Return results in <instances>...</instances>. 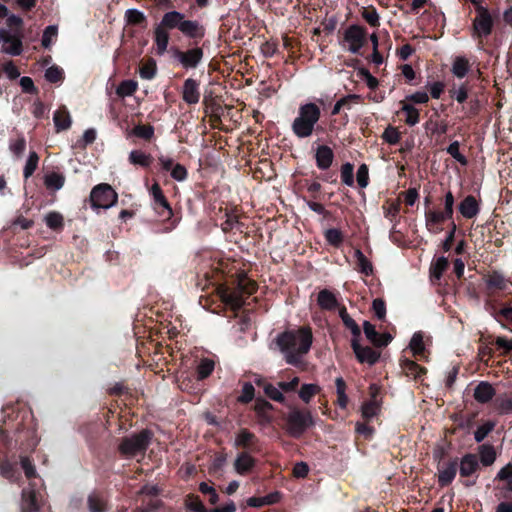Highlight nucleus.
I'll list each match as a JSON object with an SVG mask.
<instances>
[{
	"mask_svg": "<svg viewBox=\"0 0 512 512\" xmlns=\"http://www.w3.org/2000/svg\"><path fill=\"white\" fill-rule=\"evenodd\" d=\"M479 456L484 466H490L496 460V451L492 445L483 444L479 447Z\"/></svg>",
	"mask_w": 512,
	"mask_h": 512,
	"instance_id": "c85d7f7f",
	"label": "nucleus"
},
{
	"mask_svg": "<svg viewBox=\"0 0 512 512\" xmlns=\"http://www.w3.org/2000/svg\"><path fill=\"white\" fill-rule=\"evenodd\" d=\"M25 148H26V142H25V139L23 137L18 138L17 140H15L14 142H12L10 144L11 152L15 156H17V157H21L22 156Z\"/></svg>",
	"mask_w": 512,
	"mask_h": 512,
	"instance_id": "69168bd1",
	"label": "nucleus"
},
{
	"mask_svg": "<svg viewBox=\"0 0 512 512\" xmlns=\"http://www.w3.org/2000/svg\"><path fill=\"white\" fill-rule=\"evenodd\" d=\"M179 31L190 38L202 37L204 35L203 28L197 21L186 20L185 17L182 20Z\"/></svg>",
	"mask_w": 512,
	"mask_h": 512,
	"instance_id": "b1692460",
	"label": "nucleus"
},
{
	"mask_svg": "<svg viewBox=\"0 0 512 512\" xmlns=\"http://www.w3.org/2000/svg\"><path fill=\"white\" fill-rule=\"evenodd\" d=\"M35 490L27 488L22 491L21 512H38Z\"/></svg>",
	"mask_w": 512,
	"mask_h": 512,
	"instance_id": "5701e85b",
	"label": "nucleus"
},
{
	"mask_svg": "<svg viewBox=\"0 0 512 512\" xmlns=\"http://www.w3.org/2000/svg\"><path fill=\"white\" fill-rule=\"evenodd\" d=\"M128 160L132 165L147 168L152 164L153 157L141 150H132L129 153Z\"/></svg>",
	"mask_w": 512,
	"mask_h": 512,
	"instance_id": "a878e982",
	"label": "nucleus"
},
{
	"mask_svg": "<svg viewBox=\"0 0 512 512\" xmlns=\"http://www.w3.org/2000/svg\"><path fill=\"white\" fill-rule=\"evenodd\" d=\"M137 89V83L131 80H125L117 87L116 93L120 97L131 96Z\"/></svg>",
	"mask_w": 512,
	"mask_h": 512,
	"instance_id": "37998d69",
	"label": "nucleus"
},
{
	"mask_svg": "<svg viewBox=\"0 0 512 512\" xmlns=\"http://www.w3.org/2000/svg\"><path fill=\"white\" fill-rule=\"evenodd\" d=\"M403 369L408 375H411L415 378L420 377L421 373L423 372V369L411 360H405L403 362Z\"/></svg>",
	"mask_w": 512,
	"mask_h": 512,
	"instance_id": "6e6d98bb",
	"label": "nucleus"
},
{
	"mask_svg": "<svg viewBox=\"0 0 512 512\" xmlns=\"http://www.w3.org/2000/svg\"><path fill=\"white\" fill-rule=\"evenodd\" d=\"M5 44L3 45L2 49L5 53L10 55H19L22 52V43L18 39L9 40L2 36Z\"/></svg>",
	"mask_w": 512,
	"mask_h": 512,
	"instance_id": "ea45409f",
	"label": "nucleus"
},
{
	"mask_svg": "<svg viewBox=\"0 0 512 512\" xmlns=\"http://www.w3.org/2000/svg\"><path fill=\"white\" fill-rule=\"evenodd\" d=\"M117 200V193L108 184H99L90 193L91 206L94 209H108L114 206Z\"/></svg>",
	"mask_w": 512,
	"mask_h": 512,
	"instance_id": "423d86ee",
	"label": "nucleus"
},
{
	"mask_svg": "<svg viewBox=\"0 0 512 512\" xmlns=\"http://www.w3.org/2000/svg\"><path fill=\"white\" fill-rule=\"evenodd\" d=\"M382 137L387 143L394 145L399 142L400 133L397 131L396 128L390 126L385 129Z\"/></svg>",
	"mask_w": 512,
	"mask_h": 512,
	"instance_id": "680f3d73",
	"label": "nucleus"
},
{
	"mask_svg": "<svg viewBox=\"0 0 512 512\" xmlns=\"http://www.w3.org/2000/svg\"><path fill=\"white\" fill-rule=\"evenodd\" d=\"M150 192H151V195L153 196L155 203L158 204L159 206L167 209L169 211V213L171 214L170 205H169L168 201L166 200V198L161 190L160 185L158 183H154L151 187Z\"/></svg>",
	"mask_w": 512,
	"mask_h": 512,
	"instance_id": "72a5a7b5",
	"label": "nucleus"
},
{
	"mask_svg": "<svg viewBox=\"0 0 512 512\" xmlns=\"http://www.w3.org/2000/svg\"><path fill=\"white\" fill-rule=\"evenodd\" d=\"M321 116L320 108L315 103L301 105L297 117L293 120L292 131L298 138H307L313 134L315 125Z\"/></svg>",
	"mask_w": 512,
	"mask_h": 512,
	"instance_id": "f03ea898",
	"label": "nucleus"
},
{
	"mask_svg": "<svg viewBox=\"0 0 512 512\" xmlns=\"http://www.w3.org/2000/svg\"><path fill=\"white\" fill-rule=\"evenodd\" d=\"M372 308L378 319H384L386 315V306L382 299H374L372 303Z\"/></svg>",
	"mask_w": 512,
	"mask_h": 512,
	"instance_id": "338daca9",
	"label": "nucleus"
},
{
	"mask_svg": "<svg viewBox=\"0 0 512 512\" xmlns=\"http://www.w3.org/2000/svg\"><path fill=\"white\" fill-rule=\"evenodd\" d=\"M65 178L59 173H50L45 176L44 183L48 189L59 190L63 187Z\"/></svg>",
	"mask_w": 512,
	"mask_h": 512,
	"instance_id": "2f4dec72",
	"label": "nucleus"
},
{
	"mask_svg": "<svg viewBox=\"0 0 512 512\" xmlns=\"http://www.w3.org/2000/svg\"><path fill=\"white\" fill-rule=\"evenodd\" d=\"M460 475L462 477H469L476 472L479 467L477 456L474 454H466L458 463Z\"/></svg>",
	"mask_w": 512,
	"mask_h": 512,
	"instance_id": "dca6fc26",
	"label": "nucleus"
},
{
	"mask_svg": "<svg viewBox=\"0 0 512 512\" xmlns=\"http://www.w3.org/2000/svg\"><path fill=\"white\" fill-rule=\"evenodd\" d=\"M255 389L251 383H245L242 387V393L238 397V401L241 403H248L252 401L254 397Z\"/></svg>",
	"mask_w": 512,
	"mask_h": 512,
	"instance_id": "13d9d810",
	"label": "nucleus"
},
{
	"mask_svg": "<svg viewBox=\"0 0 512 512\" xmlns=\"http://www.w3.org/2000/svg\"><path fill=\"white\" fill-rule=\"evenodd\" d=\"M58 28L55 25L48 26L42 36V46L49 48L52 44V39L57 36Z\"/></svg>",
	"mask_w": 512,
	"mask_h": 512,
	"instance_id": "3c124183",
	"label": "nucleus"
},
{
	"mask_svg": "<svg viewBox=\"0 0 512 512\" xmlns=\"http://www.w3.org/2000/svg\"><path fill=\"white\" fill-rule=\"evenodd\" d=\"M154 41L156 45L157 54L163 55L167 51L169 43L168 30L164 29L160 25H156L154 29Z\"/></svg>",
	"mask_w": 512,
	"mask_h": 512,
	"instance_id": "4be33fe9",
	"label": "nucleus"
},
{
	"mask_svg": "<svg viewBox=\"0 0 512 512\" xmlns=\"http://www.w3.org/2000/svg\"><path fill=\"white\" fill-rule=\"evenodd\" d=\"M320 392V387L316 384H304L299 390V397L309 403L314 395Z\"/></svg>",
	"mask_w": 512,
	"mask_h": 512,
	"instance_id": "58836bf2",
	"label": "nucleus"
},
{
	"mask_svg": "<svg viewBox=\"0 0 512 512\" xmlns=\"http://www.w3.org/2000/svg\"><path fill=\"white\" fill-rule=\"evenodd\" d=\"M333 157V151L330 147L326 145L319 146L315 155L318 168L322 170L328 169L332 164Z\"/></svg>",
	"mask_w": 512,
	"mask_h": 512,
	"instance_id": "6ab92c4d",
	"label": "nucleus"
},
{
	"mask_svg": "<svg viewBox=\"0 0 512 512\" xmlns=\"http://www.w3.org/2000/svg\"><path fill=\"white\" fill-rule=\"evenodd\" d=\"M369 175L368 168L365 164H362L357 170V182L361 188H365L368 185Z\"/></svg>",
	"mask_w": 512,
	"mask_h": 512,
	"instance_id": "e2e57ef3",
	"label": "nucleus"
},
{
	"mask_svg": "<svg viewBox=\"0 0 512 512\" xmlns=\"http://www.w3.org/2000/svg\"><path fill=\"white\" fill-rule=\"evenodd\" d=\"M379 411H380V404L377 399H370L369 401L363 403V405L361 407L362 416L366 420H371L372 418L377 416Z\"/></svg>",
	"mask_w": 512,
	"mask_h": 512,
	"instance_id": "c756f323",
	"label": "nucleus"
},
{
	"mask_svg": "<svg viewBox=\"0 0 512 512\" xmlns=\"http://www.w3.org/2000/svg\"><path fill=\"white\" fill-rule=\"evenodd\" d=\"M451 218L450 216H446L444 211L428 210L425 212V225L429 232L437 234L442 231L440 224Z\"/></svg>",
	"mask_w": 512,
	"mask_h": 512,
	"instance_id": "ddd939ff",
	"label": "nucleus"
},
{
	"mask_svg": "<svg viewBox=\"0 0 512 512\" xmlns=\"http://www.w3.org/2000/svg\"><path fill=\"white\" fill-rule=\"evenodd\" d=\"M484 283L489 295L508 290L512 283L502 273L492 272L484 277Z\"/></svg>",
	"mask_w": 512,
	"mask_h": 512,
	"instance_id": "1a4fd4ad",
	"label": "nucleus"
},
{
	"mask_svg": "<svg viewBox=\"0 0 512 512\" xmlns=\"http://www.w3.org/2000/svg\"><path fill=\"white\" fill-rule=\"evenodd\" d=\"M215 368V362L211 359L204 358L201 359L197 366V379L203 380L211 375Z\"/></svg>",
	"mask_w": 512,
	"mask_h": 512,
	"instance_id": "7c9ffc66",
	"label": "nucleus"
},
{
	"mask_svg": "<svg viewBox=\"0 0 512 512\" xmlns=\"http://www.w3.org/2000/svg\"><path fill=\"white\" fill-rule=\"evenodd\" d=\"M186 506L188 509L194 512H209L198 497L190 496L186 500Z\"/></svg>",
	"mask_w": 512,
	"mask_h": 512,
	"instance_id": "bf43d9fd",
	"label": "nucleus"
},
{
	"mask_svg": "<svg viewBox=\"0 0 512 512\" xmlns=\"http://www.w3.org/2000/svg\"><path fill=\"white\" fill-rule=\"evenodd\" d=\"M182 98L183 101L189 105H194L199 102V83L196 80L188 78L184 81L182 88Z\"/></svg>",
	"mask_w": 512,
	"mask_h": 512,
	"instance_id": "f8f14e48",
	"label": "nucleus"
},
{
	"mask_svg": "<svg viewBox=\"0 0 512 512\" xmlns=\"http://www.w3.org/2000/svg\"><path fill=\"white\" fill-rule=\"evenodd\" d=\"M142 79L151 80L156 74V64L154 61H149L144 64L139 70Z\"/></svg>",
	"mask_w": 512,
	"mask_h": 512,
	"instance_id": "5fc2aeb1",
	"label": "nucleus"
},
{
	"mask_svg": "<svg viewBox=\"0 0 512 512\" xmlns=\"http://www.w3.org/2000/svg\"><path fill=\"white\" fill-rule=\"evenodd\" d=\"M255 440V435L246 429L239 431L235 438L234 445L236 447H248Z\"/></svg>",
	"mask_w": 512,
	"mask_h": 512,
	"instance_id": "a19ab883",
	"label": "nucleus"
},
{
	"mask_svg": "<svg viewBox=\"0 0 512 512\" xmlns=\"http://www.w3.org/2000/svg\"><path fill=\"white\" fill-rule=\"evenodd\" d=\"M53 122L57 132L70 128L72 119L66 107H61L54 112Z\"/></svg>",
	"mask_w": 512,
	"mask_h": 512,
	"instance_id": "aec40b11",
	"label": "nucleus"
},
{
	"mask_svg": "<svg viewBox=\"0 0 512 512\" xmlns=\"http://www.w3.org/2000/svg\"><path fill=\"white\" fill-rule=\"evenodd\" d=\"M409 347L414 355H419L424 351L423 336L421 333L413 334Z\"/></svg>",
	"mask_w": 512,
	"mask_h": 512,
	"instance_id": "de8ad7c7",
	"label": "nucleus"
},
{
	"mask_svg": "<svg viewBox=\"0 0 512 512\" xmlns=\"http://www.w3.org/2000/svg\"><path fill=\"white\" fill-rule=\"evenodd\" d=\"M459 212L464 218L471 219L479 213V204L472 195L466 196L459 204Z\"/></svg>",
	"mask_w": 512,
	"mask_h": 512,
	"instance_id": "f3484780",
	"label": "nucleus"
},
{
	"mask_svg": "<svg viewBox=\"0 0 512 512\" xmlns=\"http://www.w3.org/2000/svg\"><path fill=\"white\" fill-rule=\"evenodd\" d=\"M353 170L354 167L350 163H345L341 168V179L344 184L347 186H352L354 183L353 180Z\"/></svg>",
	"mask_w": 512,
	"mask_h": 512,
	"instance_id": "864d4df0",
	"label": "nucleus"
},
{
	"mask_svg": "<svg viewBox=\"0 0 512 512\" xmlns=\"http://www.w3.org/2000/svg\"><path fill=\"white\" fill-rule=\"evenodd\" d=\"M344 325L351 331L353 338H359L361 331L358 324L350 316L344 317L342 320Z\"/></svg>",
	"mask_w": 512,
	"mask_h": 512,
	"instance_id": "774afa93",
	"label": "nucleus"
},
{
	"mask_svg": "<svg viewBox=\"0 0 512 512\" xmlns=\"http://www.w3.org/2000/svg\"><path fill=\"white\" fill-rule=\"evenodd\" d=\"M133 135L149 140L154 135V128L151 125H137L132 130Z\"/></svg>",
	"mask_w": 512,
	"mask_h": 512,
	"instance_id": "a18cd8bd",
	"label": "nucleus"
},
{
	"mask_svg": "<svg viewBox=\"0 0 512 512\" xmlns=\"http://www.w3.org/2000/svg\"><path fill=\"white\" fill-rule=\"evenodd\" d=\"M470 70V63L468 59L463 56H458L454 59L452 64V73L457 78H464Z\"/></svg>",
	"mask_w": 512,
	"mask_h": 512,
	"instance_id": "cd10ccee",
	"label": "nucleus"
},
{
	"mask_svg": "<svg viewBox=\"0 0 512 512\" xmlns=\"http://www.w3.org/2000/svg\"><path fill=\"white\" fill-rule=\"evenodd\" d=\"M90 512H104V502L97 495L92 494L88 498Z\"/></svg>",
	"mask_w": 512,
	"mask_h": 512,
	"instance_id": "052dcab7",
	"label": "nucleus"
},
{
	"mask_svg": "<svg viewBox=\"0 0 512 512\" xmlns=\"http://www.w3.org/2000/svg\"><path fill=\"white\" fill-rule=\"evenodd\" d=\"M152 434L148 430H142L141 432L134 434L130 437H126L122 440L119 445L121 454L126 457H132L138 453L144 452L151 440Z\"/></svg>",
	"mask_w": 512,
	"mask_h": 512,
	"instance_id": "39448f33",
	"label": "nucleus"
},
{
	"mask_svg": "<svg viewBox=\"0 0 512 512\" xmlns=\"http://www.w3.org/2000/svg\"><path fill=\"white\" fill-rule=\"evenodd\" d=\"M366 41V31L358 25L348 27L344 33V42L352 54H357Z\"/></svg>",
	"mask_w": 512,
	"mask_h": 512,
	"instance_id": "6e6552de",
	"label": "nucleus"
},
{
	"mask_svg": "<svg viewBox=\"0 0 512 512\" xmlns=\"http://www.w3.org/2000/svg\"><path fill=\"white\" fill-rule=\"evenodd\" d=\"M448 261L445 257H439L436 261L431 265L430 275L432 279L439 280L447 268Z\"/></svg>",
	"mask_w": 512,
	"mask_h": 512,
	"instance_id": "c9c22d12",
	"label": "nucleus"
},
{
	"mask_svg": "<svg viewBox=\"0 0 512 512\" xmlns=\"http://www.w3.org/2000/svg\"><path fill=\"white\" fill-rule=\"evenodd\" d=\"M447 153L450 154L461 165H463V166L467 165L466 157L463 154H461L459 151V142L458 141H454L448 146Z\"/></svg>",
	"mask_w": 512,
	"mask_h": 512,
	"instance_id": "49530a36",
	"label": "nucleus"
},
{
	"mask_svg": "<svg viewBox=\"0 0 512 512\" xmlns=\"http://www.w3.org/2000/svg\"><path fill=\"white\" fill-rule=\"evenodd\" d=\"M39 162V156L35 151H31L29 153L28 159L26 161V164L24 166L23 175L25 179H28L31 177L34 173V171L37 169Z\"/></svg>",
	"mask_w": 512,
	"mask_h": 512,
	"instance_id": "e433bc0d",
	"label": "nucleus"
},
{
	"mask_svg": "<svg viewBox=\"0 0 512 512\" xmlns=\"http://www.w3.org/2000/svg\"><path fill=\"white\" fill-rule=\"evenodd\" d=\"M495 396V389L489 383L482 381L474 389V398L479 403H487Z\"/></svg>",
	"mask_w": 512,
	"mask_h": 512,
	"instance_id": "a211bd4d",
	"label": "nucleus"
},
{
	"mask_svg": "<svg viewBox=\"0 0 512 512\" xmlns=\"http://www.w3.org/2000/svg\"><path fill=\"white\" fill-rule=\"evenodd\" d=\"M402 111L406 114L405 122L414 126L419 122V111L414 106L410 104H403Z\"/></svg>",
	"mask_w": 512,
	"mask_h": 512,
	"instance_id": "79ce46f5",
	"label": "nucleus"
},
{
	"mask_svg": "<svg viewBox=\"0 0 512 512\" xmlns=\"http://www.w3.org/2000/svg\"><path fill=\"white\" fill-rule=\"evenodd\" d=\"M493 19L488 9L484 6L477 7V14L473 20V36L486 37L492 32Z\"/></svg>",
	"mask_w": 512,
	"mask_h": 512,
	"instance_id": "0eeeda50",
	"label": "nucleus"
},
{
	"mask_svg": "<svg viewBox=\"0 0 512 512\" xmlns=\"http://www.w3.org/2000/svg\"><path fill=\"white\" fill-rule=\"evenodd\" d=\"M494 427L495 423L491 421H488L480 425L474 433V438L476 442H482L486 438V436L494 429Z\"/></svg>",
	"mask_w": 512,
	"mask_h": 512,
	"instance_id": "c03bdc74",
	"label": "nucleus"
},
{
	"mask_svg": "<svg viewBox=\"0 0 512 512\" xmlns=\"http://www.w3.org/2000/svg\"><path fill=\"white\" fill-rule=\"evenodd\" d=\"M361 15L371 26H379V14L377 13L375 8H364Z\"/></svg>",
	"mask_w": 512,
	"mask_h": 512,
	"instance_id": "603ef678",
	"label": "nucleus"
},
{
	"mask_svg": "<svg viewBox=\"0 0 512 512\" xmlns=\"http://www.w3.org/2000/svg\"><path fill=\"white\" fill-rule=\"evenodd\" d=\"M203 57L200 48H193L185 52H179L177 58L184 68H195Z\"/></svg>",
	"mask_w": 512,
	"mask_h": 512,
	"instance_id": "4468645a",
	"label": "nucleus"
},
{
	"mask_svg": "<svg viewBox=\"0 0 512 512\" xmlns=\"http://www.w3.org/2000/svg\"><path fill=\"white\" fill-rule=\"evenodd\" d=\"M285 420L286 432L294 438L301 437L309 427L314 425L311 413L298 408L291 409Z\"/></svg>",
	"mask_w": 512,
	"mask_h": 512,
	"instance_id": "7ed1b4c3",
	"label": "nucleus"
},
{
	"mask_svg": "<svg viewBox=\"0 0 512 512\" xmlns=\"http://www.w3.org/2000/svg\"><path fill=\"white\" fill-rule=\"evenodd\" d=\"M354 256L357 260V264L360 272L365 275H370L373 272V266L371 262L366 258L363 252L359 249L355 250Z\"/></svg>",
	"mask_w": 512,
	"mask_h": 512,
	"instance_id": "473e14b6",
	"label": "nucleus"
},
{
	"mask_svg": "<svg viewBox=\"0 0 512 512\" xmlns=\"http://www.w3.org/2000/svg\"><path fill=\"white\" fill-rule=\"evenodd\" d=\"M255 464V460L247 453H241L237 456L234 462V468L238 474H245L249 472Z\"/></svg>",
	"mask_w": 512,
	"mask_h": 512,
	"instance_id": "393cba45",
	"label": "nucleus"
},
{
	"mask_svg": "<svg viewBox=\"0 0 512 512\" xmlns=\"http://www.w3.org/2000/svg\"><path fill=\"white\" fill-rule=\"evenodd\" d=\"M44 221L46 225L53 230L61 229L64 225L63 216L59 212H49Z\"/></svg>",
	"mask_w": 512,
	"mask_h": 512,
	"instance_id": "4c0bfd02",
	"label": "nucleus"
},
{
	"mask_svg": "<svg viewBox=\"0 0 512 512\" xmlns=\"http://www.w3.org/2000/svg\"><path fill=\"white\" fill-rule=\"evenodd\" d=\"M125 20L129 25H139L146 20L144 13L138 9L131 8L125 12Z\"/></svg>",
	"mask_w": 512,
	"mask_h": 512,
	"instance_id": "f704fd0d",
	"label": "nucleus"
},
{
	"mask_svg": "<svg viewBox=\"0 0 512 512\" xmlns=\"http://www.w3.org/2000/svg\"><path fill=\"white\" fill-rule=\"evenodd\" d=\"M317 303L324 310H332L338 305L335 295L327 289H323L318 293Z\"/></svg>",
	"mask_w": 512,
	"mask_h": 512,
	"instance_id": "bb28decb",
	"label": "nucleus"
},
{
	"mask_svg": "<svg viewBox=\"0 0 512 512\" xmlns=\"http://www.w3.org/2000/svg\"><path fill=\"white\" fill-rule=\"evenodd\" d=\"M358 339L353 338L351 342L357 360L362 364L374 365L379 360L380 353L368 346L360 345Z\"/></svg>",
	"mask_w": 512,
	"mask_h": 512,
	"instance_id": "9d476101",
	"label": "nucleus"
},
{
	"mask_svg": "<svg viewBox=\"0 0 512 512\" xmlns=\"http://www.w3.org/2000/svg\"><path fill=\"white\" fill-rule=\"evenodd\" d=\"M313 335L310 327H300L279 334L276 343L288 364L299 365L312 345Z\"/></svg>",
	"mask_w": 512,
	"mask_h": 512,
	"instance_id": "f257e3e1",
	"label": "nucleus"
},
{
	"mask_svg": "<svg viewBox=\"0 0 512 512\" xmlns=\"http://www.w3.org/2000/svg\"><path fill=\"white\" fill-rule=\"evenodd\" d=\"M184 14L178 11H169L165 13L158 25L166 30L169 29H180Z\"/></svg>",
	"mask_w": 512,
	"mask_h": 512,
	"instance_id": "412c9836",
	"label": "nucleus"
},
{
	"mask_svg": "<svg viewBox=\"0 0 512 512\" xmlns=\"http://www.w3.org/2000/svg\"><path fill=\"white\" fill-rule=\"evenodd\" d=\"M45 78L51 83L60 82L63 79V70L58 66H51L45 71Z\"/></svg>",
	"mask_w": 512,
	"mask_h": 512,
	"instance_id": "8fccbe9b",
	"label": "nucleus"
},
{
	"mask_svg": "<svg viewBox=\"0 0 512 512\" xmlns=\"http://www.w3.org/2000/svg\"><path fill=\"white\" fill-rule=\"evenodd\" d=\"M170 174L174 180L179 181V182L184 181L187 178L186 168L179 163H177V164H175V166H173V169Z\"/></svg>",
	"mask_w": 512,
	"mask_h": 512,
	"instance_id": "0e129e2a",
	"label": "nucleus"
},
{
	"mask_svg": "<svg viewBox=\"0 0 512 512\" xmlns=\"http://www.w3.org/2000/svg\"><path fill=\"white\" fill-rule=\"evenodd\" d=\"M265 394L272 400L277 402H284L285 398L283 393L280 391L279 386H274L272 384H266L264 386Z\"/></svg>",
	"mask_w": 512,
	"mask_h": 512,
	"instance_id": "09e8293b",
	"label": "nucleus"
},
{
	"mask_svg": "<svg viewBox=\"0 0 512 512\" xmlns=\"http://www.w3.org/2000/svg\"><path fill=\"white\" fill-rule=\"evenodd\" d=\"M325 238L329 244L334 246H339L342 242V234L340 230L335 228L326 230Z\"/></svg>",
	"mask_w": 512,
	"mask_h": 512,
	"instance_id": "4d7b16f0",
	"label": "nucleus"
},
{
	"mask_svg": "<svg viewBox=\"0 0 512 512\" xmlns=\"http://www.w3.org/2000/svg\"><path fill=\"white\" fill-rule=\"evenodd\" d=\"M255 290V283L248 279H240L238 286L233 290H222L220 297L222 301L233 310L240 309L245 303V295H251Z\"/></svg>",
	"mask_w": 512,
	"mask_h": 512,
	"instance_id": "20e7f679",
	"label": "nucleus"
},
{
	"mask_svg": "<svg viewBox=\"0 0 512 512\" xmlns=\"http://www.w3.org/2000/svg\"><path fill=\"white\" fill-rule=\"evenodd\" d=\"M458 469V461L452 460L442 465L438 470V482L444 487L449 485L455 478Z\"/></svg>",
	"mask_w": 512,
	"mask_h": 512,
	"instance_id": "2eb2a0df",
	"label": "nucleus"
},
{
	"mask_svg": "<svg viewBox=\"0 0 512 512\" xmlns=\"http://www.w3.org/2000/svg\"><path fill=\"white\" fill-rule=\"evenodd\" d=\"M363 330L366 338L377 347L387 346L392 340V336L389 333L379 334L375 326L368 321L363 323Z\"/></svg>",
	"mask_w": 512,
	"mask_h": 512,
	"instance_id": "9b49d317",
	"label": "nucleus"
}]
</instances>
